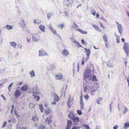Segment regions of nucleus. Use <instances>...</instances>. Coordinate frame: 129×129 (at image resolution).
<instances>
[{
  "mask_svg": "<svg viewBox=\"0 0 129 129\" xmlns=\"http://www.w3.org/2000/svg\"><path fill=\"white\" fill-rule=\"evenodd\" d=\"M91 70L89 69H87L85 70L84 74V79H85L89 78L91 75Z\"/></svg>",
  "mask_w": 129,
  "mask_h": 129,
  "instance_id": "obj_1",
  "label": "nucleus"
},
{
  "mask_svg": "<svg viewBox=\"0 0 129 129\" xmlns=\"http://www.w3.org/2000/svg\"><path fill=\"white\" fill-rule=\"evenodd\" d=\"M123 49L127 56L129 53V44L125 42L124 45Z\"/></svg>",
  "mask_w": 129,
  "mask_h": 129,
  "instance_id": "obj_2",
  "label": "nucleus"
},
{
  "mask_svg": "<svg viewBox=\"0 0 129 129\" xmlns=\"http://www.w3.org/2000/svg\"><path fill=\"white\" fill-rule=\"evenodd\" d=\"M39 56H48V53L43 50H41L39 51Z\"/></svg>",
  "mask_w": 129,
  "mask_h": 129,
  "instance_id": "obj_3",
  "label": "nucleus"
},
{
  "mask_svg": "<svg viewBox=\"0 0 129 129\" xmlns=\"http://www.w3.org/2000/svg\"><path fill=\"white\" fill-rule=\"evenodd\" d=\"M40 39V36L37 34H34L33 36V40L34 41L37 42Z\"/></svg>",
  "mask_w": 129,
  "mask_h": 129,
  "instance_id": "obj_4",
  "label": "nucleus"
},
{
  "mask_svg": "<svg viewBox=\"0 0 129 129\" xmlns=\"http://www.w3.org/2000/svg\"><path fill=\"white\" fill-rule=\"evenodd\" d=\"M121 106V108H122V109H121V108H120L119 105H118V110L119 111H120L121 110H122L123 107H124V109L123 111V114H124L125 113H126V112L127 111H128V109L125 106H124L123 105V106Z\"/></svg>",
  "mask_w": 129,
  "mask_h": 129,
  "instance_id": "obj_5",
  "label": "nucleus"
},
{
  "mask_svg": "<svg viewBox=\"0 0 129 129\" xmlns=\"http://www.w3.org/2000/svg\"><path fill=\"white\" fill-rule=\"evenodd\" d=\"M70 39L71 40L72 42L74 43L75 45H77L76 46L78 48L79 47H82V46L80 45L79 43L78 42L76 41L75 39L73 38H70Z\"/></svg>",
  "mask_w": 129,
  "mask_h": 129,
  "instance_id": "obj_6",
  "label": "nucleus"
},
{
  "mask_svg": "<svg viewBox=\"0 0 129 129\" xmlns=\"http://www.w3.org/2000/svg\"><path fill=\"white\" fill-rule=\"evenodd\" d=\"M48 28L54 34L56 35L57 34L56 30L53 28L51 23L49 24Z\"/></svg>",
  "mask_w": 129,
  "mask_h": 129,
  "instance_id": "obj_7",
  "label": "nucleus"
},
{
  "mask_svg": "<svg viewBox=\"0 0 129 129\" xmlns=\"http://www.w3.org/2000/svg\"><path fill=\"white\" fill-rule=\"evenodd\" d=\"M73 121L74 123V125L75 124H77L79 121L80 120L79 118L78 117H76L75 116L73 119Z\"/></svg>",
  "mask_w": 129,
  "mask_h": 129,
  "instance_id": "obj_8",
  "label": "nucleus"
},
{
  "mask_svg": "<svg viewBox=\"0 0 129 129\" xmlns=\"http://www.w3.org/2000/svg\"><path fill=\"white\" fill-rule=\"evenodd\" d=\"M24 21L22 19H21L20 23V26L23 29V28H25L26 27V25L24 23Z\"/></svg>",
  "mask_w": 129,
  "mask_h": 129,
  "instance_id": "obj_9",
  "label": "nucleus"
},
{
  "mask_svg": "<svg viewBox=\"0 0 129 129\" xmlns=\"http://www.w3.org/2000/svg\"><path fill=\"white\" fill-rule=\"evenodd\" d=\"M67 126L66 127V128L70 129L72 125V122L70 120H68L67 123Z\"/></svg>",
  "mask_w": 129,
  "mask_h": 129,
  "instance_id": "obj_10",
  "label": "nucleus"
},
{
  "mask_svg": "<svg viewBox=\"0 0 129 129\" xmlns=\"http://www.w3.org/2000/svg\"><path fill=\"white\" fill-rule=\"evenodd\" d=\"M63 77V75L61 74H56L55 75V78L56 80H60Z\"/></svg>",
  "mask_w": 129,
  "mask_h": 129,
  "instance_id": "obj_11",
  "label": "nucleus"
},
{
  "mask_svg": "<svg viewBox=\"0 0 129 129\" xmlns=\"http://www.w3.org/2000/svg\"><path fill=\"white\" fill-rule=\"evenodd\" d=\"M51 112V109L48 107L47 108L45 111V114L46 115H48Z\"/></svg>",
  "mask_w": 129,
  "mask_h": 129,
  "instance_id": "obj_12",
  "label": "nucleus"
},
{
  "mask_svg": "<svg viewBox=\"0 0 129 129\" xmlns=\"http://www.w3.org/2000/svg\"><path fill=\"white\" fill-rule=\"evenodd\" d=\"M15 96L16 98H17L21 94L20 91L19 90H16L15 91Z\"/></svg>",
  "mask_w": 129,
  "mask_h": 129,
  "instance_id": "obj_13",
  "label": "nucleus"
},
{
  "mask_svg": "<svg viewBox=\"0 0 129 129\" xmlns=\"http://www.w3.org/2000/svg\"><path fill=\"white\" fill-rule=\"evenodd\" d=\"M28 89V86L26 85H24L21 88V90L23 91H26Z\"/></svg>",
  "mask_w": 129,
  "mask_h": 129,
  "instance_id": "obj_14",
  "label": "nucleus"
},
{
  "mask_svg": "<svg viewBox=\"0 0 129 129\" xmlns=\"http://www.w3.org/2000/svg\"><path fill=\"white\" fill-rule=\"evenodd\" d=\"M68 117L70 119H72L75 117L73 113L71 112L68 114Z\"/></svg>",
  "mask_w": 129,
  "mask_h": 129,
  "instance_id": "obj_15",
  "label": "nucleus"
},
{
  "mask_svg": "<svg viewBox=\"0 0 129 129\" xmlns=\"http://www.w3.org/2000/svg\"><path fill=\"white\" fill-rule=\"evenodd\" d=\"M69 53L68 51V50L67 49H64L62 50V54L64 55H65V56H67L69 54Z\"/></svg>",
  "mask_w": 129,
  "mask_h": 129,
  "instance_id": "obj_16",
  "label": "nucleus"
},
{
  "mask_svg": "<svg viewBox=\"0 0 129 129\" xmlns=\"http://www.w3.org/2000/svg\"><path fill=\"white\" fill-rule=\"evenodd\" d=\"M117 28L119 33L120 34H121L122 32V28L121 25V24L120 25L118 26Z\"/></svg>",
  "mask_w": 129,
  "mask_h": 129,
  "instance_id": "obj_17",
  "label": "nucleus"
},
{
  "mask_svg": "<svg viewBox=\"0 0 129 129\" xmlns=\"http://www.w3.org/2000/svg\"><path fill=\"white\" fill-rule=\"evenodd\" d=\"M89 79L90 80H92L93 81H97V79L96 78V76L94 75L91 76L90 77Z\"/></svg>",
  "mask_w": 129,
  "mask_h": 129,
  "instance_id": "obj_18",
  "label": "nucleus"
},
{
  "mask_svg": "<svg viewBox=\"0 0 129 129\" xmlns=\"http://www.w3.org/2000/svg\"><path fill=\"white\" fill-rule=\"evenodd\" d=\"M54 14V13L52 12H49L47 14L48 19L49 20L50 19L51 17Z\"/></svg>",
  "mask_w": 129,
  "mask_h": 129,
  "instance_id": "obj_19",
  "label": "nucleus"
},
{
  "mask_svg": "<svg viewBox=\"0 0 129 129\" xmlns=\"http://www.w3.org/2000/svg\"><path fill=\"white\" fill-rule=\"evenodd\" d=\"M84 49L86 51V54L88 57H89L91 53V51L90 49H87L85 48Z\"/></svg>",
  "mask_w": 129,
  "mask_h": 129,
  "instance_id": "obj_20",
  "label": "nucleus"
},
{
  "mask_svg": "<svg viewBox=\"0 0 129 129\" xmlns=\"http://www.w3.org/2000/svg\"><path fill=\"white\" fill-rule=\"evenodd\" d=\"M40 29L42 32H45V27L43 25H40L39 27Z\"/></svg>",
  "mask_w": 129,
  "mask_h": 129,
  "instance_id": "obj_21",
  "label": "nucleus"
},
{
  "mask_svg": "<svg viewBox=\"0 0 129 129\" xmlns=\"http://www.w3.org/2000/svg\"><path fill=\"white\" fill-rule=\"evenodd\" d=\"M29 74L30 75L31 77H33L35 76V72L33 70L29 72Z\"/></svg>",
  "mask_w": 129,
  "mask_h": 129,
  "instance_id": "obj_22",
  "label": "nucleus"
},
{
  "mask_svg": "<svg viewBox=\"0 0 129 129\" xmlns=\"http://www.w3.org/2000/svg\"><path fill=\"white\" fill-rule=\"evenodd\" d=\"M11 44V46L15 48L16 47L17 44L16 43L14 42H10Z\"/></svg>",
  "mask_w": 129,
  "mask_h": 129,
  "instance_id": "obj_23",
  "label": "nucleus"
},
{
  "mask_svg": "<svg viewBox=\"0 0 129 129\" xmlns=\"http://www.w3.org/2000/svg\"><path fill=\"white\" fill-rule=\"evenodd\" d=\"M51 117H47L45 120L46 122H47L48 124H49L51 121Z\"/></svg>",
  "mask_w": 129,
  "mask_h": 129,
  "instance_id": "obj_24",
  "label": "nucleus"
},
{
  "mask_svg": "<svg viewBox=\"0 0 129 129\" xmlns=\"http://www.w3.org/2000/svg\"><path fill=\"white\" fill-rule=\"evenodd\" d=\"M103 39L105 42H108V36L107 35H104L103 36Z\"/></svg>",
  "mask_w": 129,
  "mask_h": 129,
  "instance_id": "obj_25",
  "label": "nucleus"
},
{
  "mask_svg": "<svg viewBox=\"0 0 129 129\" xmlns=\"http://www.w3.org/2000/svg\"><path fill=\"white\" fill-rule=\"evenodd\" d=\"M107 65L108 67L110 68H112L113 67L112 63L110 62H107Z\"/></svg>",
  "mask_w": 129,
  "mask_h": 129,
  "instance_id": "obj_26",
  "label": "nucleus"
},
{
  "mask_svg": "<svg viewBox=\"0 0 129 129\" xmlns=\"http://www.w3.org/2000/svg\"><path fill=\"white\" fill-rule=\"evenodd\" d=\"M64 23H62V24H61L58 25L57 26V27L58 28H60V29H63V28L64 27Z\"/></svg>",
  "mask_w": 129,
  "mask_h": 129,
  "instance_id": "obj_27",
  "label": "nucleus"
},
{
  "mask_svg": "<svg viewBox=\"0 0 129 129\" xmlns=\"http://www.w3.org/2000/svg\"><path fill=\"white\" fill-rule=\"evenodd\" d=\"M97 90V89H93L90 92L91 95L92 96H93L94 95L95 92Z\"/></svg>",
  "mask_w": 129,
  "mask_h": 129,
  "instance_id": "obj_28",
  "label": "nucleus"
},
{
  "mask_svg": "<svg viewBox=\"0 0 129 129\" xmlns=\"http://www.w3.org/2000/svg\"><path fill=\"white\" fill-rule=\"evenodd\" d=\"M41 22V21L39 20L38 19L34 20V23H35L39 24Z\"/></svg>",
  "mask_w": 129,
  "mask_h": 129,
  "instance_id": "obj_29",
  "label": "nucleus"
},
{
  "mask_svg": "<svg viewBox=\"0 0 129 129\" xmlns=\"http://www.w3.org/2000/svg\"><path fill=\"white\" fill-rule=\"evenodd\" d=\"M6 28L8 30L12 29L13 28V27L9 25H6Z\"/></svg>",
  "mask_w": 129,
  "mask_h": 129,
  "instance_id": "obj_30",
  "label": "nucleus"
},
{
  "mask_svg": "<svg viewBox=\"0 0 129 129\" xmlns=\"http://www.w3.org/2000/svg\"><path fill=\"white\" fill-rule=\"evenodd\" d=\"M33 96L35 97L37 99V101H39L40 98L39 96V95H37L35 94H33Z\"/></svg>",
  "mask_w": 129,
  "mask_h": 129,
  "instance_id": "obj_31",
  "label": "nucleus"
},
{
  "mask_svg": "<svg viewBox=\"0 0 129 129\" xmlns=\"http://www.w3.org/2000/svg\"><path fill=\"white\" fill-rule=\"evenodd\" d=\"M54 100L56 101H58L59 99L58 96L56 94H55L54 96Z\"/></svg>",
  "mask_w": 129,
  "mask_h": 129,
  "instance_id": "obj_32",
  "label": "nucleus"
},
{
  "mask_svg": "<svg viewBox=\"0 0 129 129\" xmlns=\"http://www.w3.org/2000/svg\"><path fill=\"white\" fill-rule=\"evenodd\" d=\"M103 100V98L102 97H98V99H96L97 101L96 102L98 104H100V102Z\"/></svg>",
  "mask_w": 129,
  "mask_h": 129,
  "instance_id": "obj_33",
  "label": "nucleus"
},
{
  "mask_svg": "<svg viewBox=\"0 0 129 129\" xmlns=\"http://www.w3.org/2000/svg\"><path fill=\"white\" fill-rule=\"evenodd\" d=\"M40 109V110L41 112L42 113L43 112V106L42 104H41V105H39Z\"/></svg>",
  "mask_w": 129,
  "mask_h": 129,
  "instance_id": "obj_34",
  "label": "nucleus"
},
{
  "mask_svg": "<svg viewBox=\"0 0 129 129\" xmlns=\"http://www.w3.org/2000/svg\"><path fill=\"white\" fill-rule=\"evenodd\" d=\"M81 127L79 126H73L71 129H80Z\"/></svg>",
  "mask_w": 129,
  "mask_h": 129,
  "instance_id": "obj_35",
  "label": "nucleus"
},
{
  "mask_svg": "<svg viewBox=\"0 0 129 129\" xmlns=\"http://www.w3.org/2000/svg\"><path fill=\"white\" fill-rule=\"evenodd\" d=\"M129 127V123L128 122L125 123L124 125V128H127Z\"/></svg>",
  "mask_w": 129,
  "mask_h": 129,
  "instance_id": "obj_36",
  "label": "nucleus"
},
{
  "mask_svg": "<svg viewBox=\"0 0 129 129\" xmlns=\"http://www.w3.org/2000/svg\"><path fill=\"white\" fill-rule=\"evenodd\" d=\"M32 119L34 121H36L38 120V118L36 116H35V117H33Z\"/></svg>",
  "mask_w": 129,
  "mask_h": 129,
  "instance_id": "obj_37",
  "label": "nucleus"
},
{
  "mask_svg": "<svg viewBox=\"0 0 129 129\" xmlns=\"http://www.w3.org/2000/svg\"><path fill=\"white\" fill-rule=\"evenodd\" d=\"M83 126L85 127L86 129H90V127L88 125L84 124Z\"/></svg>",
  "mask_w": 129,
  "mask_h": 129,
  "instance_id": "obj_38",
  "label": "nucleus"
},
{
  "mask_svg": "<svg viewBox=\"0 0 129 129\" xmlns=\"http://www.w3.org/2000/svg\"><path fill=\"white\" fill-rule=\"evenodd\" d=\"M77 112L78 114L79 115H81L82 113V111L80 110H77Z\"/></svg>",
  "mask_w": 129,
  "mask_h": 129,
  "instance_id": "obj_39",
  "label": "nucleus"
},
{
  "mask_svg": "<svg viewBox=\"0 0 129 129\" xmlns=\"http://www.w3.org/2000/svg\"><path fill=\"white\" fill-rule=\"evenodd\" d=\"M33 93L34 94H40L41 93V92L40 91L38 90H36V91L35 92H33Z\"/></svg>",
  "mask_w": 129,
  "mask_h": 129,
  "instance_id": "obj_40",
  "label": "nucleus"
},
{
  "mask_svg": "<svg viewBox=\"0 0 129 129\" xmlns=\"http://www.w3.org/2000/svg\"><path fill=\"white\" fill-rule=\"evenodd\" d=\"M45 128V127L44 125H41L39 127V129H44Z\"/></svg>",
  "mask_w": 129,
  "mask_h": 129,
  "instance_id": "obj_41",
  "label": "nucleus"
},
{
  "mask_svg": "<svg viewBox=\"0 0 129 129\" xmlns=\"http://www.w3.org/2000/svg\"><path fill=\"white\" fill-rule=\"evenodd\" d=\"M91 13L94 15V16L96 14V12L94 10H91Z\"/></svg>",
  "mask_w": 129,
  "mask_h": 129,
  "instance_id": "obj_42",
  "label": "nucleus"
},
{
  "mask_svg": "<svg viewBox=\"0 0 129 129\" xmlns=\"http://www.w3.org/2000/svg\"><path fill=\"white\" fill-rule=\"evenodd\" d=\"M29 108H33L35 107V106L34 105V104H30L29 107Z\"/></svg>",
  "mask_w": 129,
  "mask_h": 129,
  "instance_id": "obj_43",
  "label": "nucleus"
},
{
  "mask_svg": "<svg viewBox=\"0 0 129 129\" xmlns=\"http://www.w3.org/2000/svg\"><path fill=\"white\" fill-rule=\"evenodd\" d=\"M116 40L117 42L118 43L119 42V37L118 36L116 35Z\"/></svg>",
  "mask_w": 129,
  "mask_h": 129,
  "instance_id": "obj_44",
  "label": "nucleus"
},
{
  "mask_svg": "<svg viewBox=\"0 0 129 129\" xmlns=\"http://www.w3.org/2000/svg\"><path fill=\"white\" fill-rule=\"evenodd\" d=\"M92 26L96 30H98L99 29L98 27L96 25L93 24L92 25Z\"/></svg>",
  "mask_w": 129,
  "mask_h": 129,
  "instance_id": "obj_45",
  "label": "nucleus"
},
{
  "mask_svg": "<svg viewBox=\"0 0 129 129\" xmlns=\"http://www.w3.org/2000/svg\"><path fill=\"white\" fill-rule=\"evenodd\" d=\"M84 91L85 92H86L87 91V89H88V86H85L84 85Z\"/></svg>",
  "mask_w": 129,
  "mask_h": 129,
  "instance_id": "obj_46",
  "label": "nucleus"
},
{
  "mask_svg": "<svg viewBox=\"0 0 129 129\" xmlns=\"http://www.w3.org/2000/svg\"><path fill=\"white\" fill-rule=\"evenodd\" d=\"M83 101L82 96H81L80 97V104H83Z\"/></svg>",
  "mask_w": 129,
  "mask_h": 129,
  "instance_id": "obj_47",
  "label": "nucleus"
},
{
  "mask_svg": "<svg viewBox=\"0 0 129 129\" xmlns=\"http://www.w3.org/2000/svg\"><path fill=\"white\" fill-rule=\"evenodd\" d=\"M80 109L81 110H83L84 109V107L83 106V104H80Z\"/></svg>",
  "mask_w": 129,
  "mask_h": 129,
  "instance_id": "obj_48",
  "label": "nucleus"
},
{
  "mask_svg": "<svg viewBox=\"0 0 129 129\" xmlns=\"http://www.w3.org/2000/svg\"><path fill=\"white\" fill-rule=\"evenodd\" d=\"M81 41L82 44H84V45H87L86 43L84 41V40L82 39Z\"/></svg>",
  "mask_w": 129,
  "mask_h": 129,
  "instance_id": "obj_49",
  "label": "nucleus"
},
{
  "mask_svg": "<svg viewBox=\"0 0 129 129\" xmlns=\"http://www.w3.org/2000/svg\"><path fill=\"white\" fill-rule=\"evenodd\" d=\"M73 100V99H70V97H69V99L68 100L67 102V103H71V102Z\"/></svg>",
  "mask_w": 129,
  "mask_h": 129,
  "instance_id": "obj_50",
  "label": "nucleus"
},
{
  "mask_svg": "<svg viewBox=\"0 0 129 129\" xmlns=\"http://www.w3.org/2000/svg\"><path fill=\"white\" fill-rule=\"evenodd\" d=\"M76 30L79 32L81 33H82V30L79 28H77L76 29Z\"/></svg>",
  "mask_w": 129,
  "mask_h": 129,
  "instance_id": "obj_51",
  "label": "nucleus"
},
{
  "mask_svg": "<svg viewBox=\"0 0 129 129\" xmlns=\"http://www.w3.org/2000/svg\"><path fill=\"white\" fill-rule=\"evenodd\" d=\"M37 90V87H34L33 88V92H35L36 91V90Z\"/></svg>",
  "mask_w": 129,
  "mask_h": 129,
  "instance_id": "obj_52",
  "label": "nucleus"
},
{
  "mask_svg": "<svg viewBox=\"0 0 129 129\" xmlns=\"http://www.w3.org/2000/svg\"><path fill=\"white\" fill-rule=\"evenodd\" d=\"M7 124V122L6 121H5L3 123V125L2 126V127L3 128Z\"/></svg>",
  "mask_w": 129,
  "mask_h": 129,
  "instance_id": "obj_53",
  "label": "nucleus"
},
{
  "mask_svg": "<svg viewBox=\"0 0 129 129\" xmlns=\"http://www.w3.org/2000/svg\"><path fill=\"white\" fill-rule=\"evenodd\" d=\"M118 127L119 126L118 125H116L114 126L113 128V129H117Z\"/></svg>",
  "mask_w": 129,
  "mask_h": 129,
  "instance_id": "obj_54",
  "label": "nucleus"
},
{
  "mask_svg": "<svg viewBox=\"0 0 129 129\" xmlns=\"http://www.w3.org/2000/svg\"><path fill=\"white\" fill-rule=\"evenodd\" d=\"M67 106L69 108H70L71 106V103H67Z\"/></svg>",
  "mask_w": 129,
  "mask_h": 129,
  "instance_id": "obj_55",
  "label": "nucleus"
},
{
  "mask_svg": "<svg viewBox=\"0 0 129 129\" xmlns=\"http://www.w3.org/2000/svg\"><path fill=\"white\" fill-rule=\"evenodd\" d=\"M84 98L86 99L87 100V99H89V96L88 95H86L84 96Z\"/></svg>",
  "mask_w": 129,
  "mask_h": 129,
  "instance_id": "obj_56",
  "label": "nucleus"
},
{
  "mask_svg": "<svg viewBox=\"0 0 129 129\" xmlns=\"http://www.w3.org/2000/svg\"><path fill=\"white\" fill-rule=\"evenodd\" d=\"M13 84V83H11L10 85L8 86V89L9 90H10V87L12 86V84Z\"/></svg>",
  "mask_w": 129,
  "mask_h": 129,
  "instance_id": "obj_57",
  "label": "nucleus"
},
{
  "mask_svg": "<svg viewBox=\"0 0 129 129\" xmlns=\"http://www.w3.org/2000/svg\"><path fill=\"white\" fill-rule=\"evenodd\" d=\"M18 47L20 49H21L22 47V46L21 45L19 44L18 45Z\"/></svg>",
  "mask_w": 129,
  "mask_h": 129,
  "instance_id": "obj_58",
  "label": "nucleus"
},
{
  "mask_svg": "<svg viewBox=\"0 0 129 129\" xmlns=\"http://www.w3.org/2000/svg\"><path fill=\"white\" fill-rule=\"evenodd\" d=\"M105 44L106 47L107 48H108V43L107 42H105Z\"/></svg>",
  "mask_w": 129,
  "mask_h": 129,
  "instance_id": "obj_59",
  "label": "nucleus"
},
{
  "mask_svg": "<svg viewBox=\"0 0 129 129\" xmlns=\"http://www.w3.org/2000/svg\"><path fill=\"white\" fill-rule=\"evenodd\" d=\"M84 63V61L83 59V58L82 59V60L81 63L82 65H83Z\"/></svg>",
  "mask_w": 129,
  "mask_h": 129,
  "instance_id": "obj_60",
  "label": "nucleus"
},
{
  "mask_svg": "<svg viewBox=\"0 0 129 129\" xmlns=\"http://www.w3.org/2000/svg\"><path fill=\"white\" fill-rule=\"evenodd\" d=\"M87 33V31H84L82 30V34H86Z\"/></svg>",
  "mask_w": 129,
  "mask_h": 129,
  "instance_id": "obj_61",
  "label": "nucleus"
},
{
  "mask_svg": "<svg viewBox=\"0 0 129 129\" xmlns=\"http://www.w3.org/2000/svg\"><path fill=\"white\" fill-rule=\"evenodd\" d=\"M101 19L102 20H103L104 22H105L106 23H107L106 20L103 17H102Z\"/></svg>",
  "mask_w": 129,
  "mask_h": 129,
  "instance_id": "obj_62",
  "label": "nucleus"
},
{
  "mask_svg": "<svg viewBox=\"0 0 129 129\" xmlns=\"http://www.w3.org/2000/svg\"><path fill=\"white\" fill-rule=\"evenodd\" d=\"M127 82H129V75H128V76L127 79Z\"/></svg>",
  "mask_w": 129,
  "mask_h": 129,
  "instance_id": "obj_63",
  "label": "nucleus"
},
{
  "mask_svg": "<svg viewBox=\"0 0 129 129\" xmlns=\"http://www.w3.org/2000/svg\"><path fill=\"white\" fill-rule=\"evenodd\" d=\"M96 129H100V127L99 126H96Z\"/></svg>",
  "mask_w": 129,
  "mask_h": 129,
  "instance_id": "obj_64",
  "label": "nucleus"
}]
</instances>
